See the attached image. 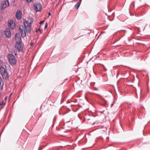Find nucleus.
I'll return each instance as SVG.
<instances>
[{
  "mask_svg": "<svg viewBox=\"0 0 150 150\" xmlns=\"http://www.w3.org/2000/svg\"><path fill=\"white\" fill-rule=\"evenodd\" d=\"M33 19L31 18L28 19V21H24V25L25 27V31L28 33H30L31 31L30 26L31 24L33 22Z\"/></svg>",
  "mask_w": 150,
  "mask_h": 150,
  "instance_id": "1",
  "label": "nucleus"
},
{
  "mask_svg": "<svg viewBox=\"0 0 150 150\" xmlns=\"http://www.w3.org/2000/svg\"><path fill=\"white\" fill-rule=\"evenodd\" d=\"M8 58L9 63L11 65H14L16 63V60L14 56L11 54H9Z\"/></svg>",
  "mask_w": 150,
  "mask_h": 150,
  "instance_id": "2",
  "label": "nucleus"
},
{
  "mask_svg": "<svg viewBox=\"0 0 150 150\" xmlns=\"http://www.w3.org/2000/svg\"><path fill=\"white\" fill-rule=\"evenodd\" d=\"M0 71L3 78L6 80L8 78L9 76L4 68L2 66L0 68Z\"/></svg>",
  "mask_w": 150,
  "mask_h": 150,
  "instance_id": "3",
  "label": "nucleus"
},
{
  "mask_svg": "<svg viewBox=\"0 0 150 150\" xmlns=\"http://www.w3.org/2000/svg\"><path fill=\"white\" fill-rule=\"evenodd\" d=\"M9 5V2L8 0H5L3 1L1 4L0 8L1 9L5 8Z\"/></svg>",
  "mask_w": 150,
  "mask_h": 150,
  "instance_id": "4",
  "label": "nucleus"
},
{
  "mask_svg": "<svg viewBox=\"0 0 150 150\" xmlns=\"http://www.w3.org/2000/svg\"><path fill=\"white\" fill-rule=\"evenodd\" d=\"M34 8L36 12L40 11L42 8L41 5L40 3H35L34 4Z\"/></svg>",
  "mask_w": 150,
  "mask_h": 150,
  "instance_id": "5",
  "label": "nucleus"
},
{
  "mask_svg": "<svg viewBox=\"0 0 150 150\" xmlns=\"http://www.w3.org/2000/svg\"><path fill=\"white\" fill-rule=\"evenodd\" d=\"M15 47L18 50L19 52L23 50V48L21 42H17L16 43Z\"/></svg>",
  "mask_w": 150,
  "mask_h": 150,
  "instance_id": "6",
  "label": "nucleus"
},
{
  "mask_svg": "<svg viewBox=\"0 0 150 150\" xmlns=\"http://www.w3.org/2000/svg\"><path fill=\"white\" fill-rule=\"evenodd\" d=\"M4 33L5 35L7 37L9 38L11 37V33L9 28H6L4 31Z\"/></svg>",
  "mask_w": 150,
  "mask_h": 150,
  "instance_id": "7",
  "label": "nucleus"
},
{
  "mask_svg": "<svg viewBox=\"0 0 150 150\" xmlns=\"http://www.w3.org/2000/svg\"><path fill=\"white\" fill-rule=\"evenodd\" d=\"M8 25L12 29L14 28L15 27L14 23H13V20H11L8 21Z\"/></svg>",
  "mask_w": 150,
  "mask_h": 150,
  "instance_id": "8",
  "label": "nucleus"
},
{
  "mask_svg": "<svg viewBox=\"0 0 150 150\" xmlns=\"http://www.w3.org/2000/svg\"><path fill=\"white\" fill-rule=\"evenodd\" d=\"M22 13L20 10H18L16 14V18L17 19L19 20L21 18Z\"/></svg>",
  "mask_w": 150,
  "mask_h": 150,
  "instance_id": "9",
  "label": "nucleus"
},
{
  "mask_svg": "<svg viewBox=\"0 0 150 150\" xmlns=\"http://www.w3.org/2000/svg\"><path fill=\"white\" fill-rule=\"evenodd\" d=\"M15 40L16 41V42H21V38L20 36V34L19 33H16L15 36Z\"/></svg>",
  "mask_w": 150,
  "mask_h": 150,
  "instance_id": "10",
  "label": "nucleus"
},
{
  "mask_svg": "<svg viewBox=\"0 0 150 150\" xmlns=\"http://www.w3.org/2000/svg\"><path fill=\"white\" fill-rule=\"evenodd\" d=\"M4 85V83L1 77H0V90L2 89Z\"/></svg>",
  "mask_w": 150,
  "mask_h": 150,
  "instance_id": "11",
  "label": "nucleus"
},
{
  "mask_svg": "<svg viewBox=\"0 0 150 150\" xmlns=\"http://www.w3.org/2000/svg\"><path fill=\"white\" fill-rule=\"evenodd\" d=\"M22 37H23L25 36L26 33L25 30L23 29V30H20V31Z\"/></svg>",
  "mask_w": 150,
  "mask_h": 150,
  "instance_id": "12",
  "label": "nucleus"
},
{
  "mask_svg": "<svg viewBox=\"0 0 150 150\" xmlns=\"http://www.w3.org/2000/svg\"><path fill=\"white\" fill-rule=\"evenodd\" d=\"M81 0L79 1L75 5V7L76 8V9H78V8L79 7L80 5L81 4Z\"/></svg>",
  "mask_w": 150,
  "mask_h": 150,
  "instance_id": "13",
  "label": "nucleus"
},
{
  "mask_svg": "<svg viewBox=\"0 0 150 150\" xmlns=\"http://www.w3.org/2000/svg\"><path fill=\"white\" fill-rule=\"evenodd\" d=\"M24 29L23 28V27L22 25H20L19 26V31L21 30H23Z\"/></svg>",
  "mask_w": 150,
  "mask_h": 150,
  "instance_id": "14",
  "label": "nucleus"
},
{
  "mask_svg": "<svg viewBox=\"0 0 150 150\" xmlns=\"http://www.w3.org/2000/svg\"><path fill=\"white\" fill-rule=\"evenodd\" d=\"M100 97H101V99L102 101H103V102H106V100L103 97H101L100 96Z\"/></svg>",
  "mask_w": 150,
  "mask_h": 150,
  "instance_id": "15",
  "label": "nucleus"
},
{
  "mask_svg": "<svg viewBox=\"0 0 150 150\" xmlns=\"http://www.w3.org/2000/svg\"><path fill=\"white\" fill-rule=\"evenodd\" d=\"M3 104H4V105H5V103H4V102L3 101H1L0 103V105H2Z\"/></svg>",
  "mask_w": 150,
  "mask_h": 150,
  "instance_id": "16",
  "label": "nucleus"
},
{
  "mask_svg": "<svg viewBox=\"0 0 150 150\" xmlns=\"http://www.w3.org/2000/svg\"><path fill=\"white\" fill-rule=\"evenodd\" d=\"M28 3L31 2L33 0H26Z\"/></svg>",
  "mask_w": 150,
  "mask_h": 150,
  "instance_id": "17",
  "label": "nucleus"
},
{
  "mask_svg": "<svg viewBox=\"0 0 150 150\" xmlns=\"http://www.w3.org/2000/svg\"><path fill=\"white\" fill-rule=\"evenodd\" d=\"M44 21H41L40 23V24H42V23H44Z\"/></svg>",
  "mask_w": 150,
  "mask_h": 150,
  "instance_id": "18",
  "label": "nucleus"
},
{
  "mask_svg": "<svg viewBox=\"0 0 150 150\" xmlns=\"http://www.w3.org/2000/svg\"><path fill=\"white\" fill-rule=\"evenodd\" d=\"M47 23H46V24L45 25V28H46L47 27Z\"/></svg>",
  "mask_w": 150,
  "mask_h": 150,
  "instance_id": "19",
  "label": "nucleus"
},
{
  "mask_svg": "<svg viewBox=\"0 0 150 150\" xmlns=\"http://www.w3.org/2000/svg\"><path fill=\"white\" fill-rule=\"evenodd\" d=\"M2 19H3V17L2 16H0V21L2 20Z\"/></svg>",
  "mask_w": 150,
  "mask_h": 150,
  "instance_id": "20",
  "label": "nucleus"
},
{
  "mask_svg": "<svg viewBox=\"0 0 150 150\" xmlns=\"http://www.w3.org/2000/svg\"><path fill=\"white\" fill-rule=\"evenodd\" d=\"M40 31V29H37L36 30V32H38V31Z\"/></svg>",
  "mask_w": 150,
  "mask_h": 150,
  "instance_id": "21",
  "label": "nucleus"
},
{
  "mask_svg": "<svg viewBox=\"0 0 150 150\" xmlns=\"http://www.w3.org/2000/svg\"><path fill=\"white\" fill-rule=\"evenodd\" d=\"M33 43L32 42H31L30 43V45L32 46L33 45Z\"/></svg>",
  "mask_w": 150,
  "mask_h": 150,
  "instance_id": "22",
  "label": "nucleus"
},
{
  "mask_svg": "<svg viewBox=\"0 0 150 150\" xmlns=\"http://www.w3.org/2000/svg\"><path fill=\"white\" fill-rule=\"evenodd\" d=\"M51 15V13L50 12H49L48 13V15L49 16Z\"/></svg>",
  "mask_w": 150,
  "mask_h": 150,
  "instance_id": "23",
  "label": "nucleus"
},
{
  "mask_svg": "<svg viewBox=\"0 0 150 150\" xmlns=\"http://www.w3.org/2000/svg\"><path fill=\"white\" fill-rule=\"evenodd\" d=\"M109 139V138L108 137H107L106 138V139L108 140Z\"/></svg>",
  "mask_w": 150,
  "mask_h": 150,
  "instance_id": "24",
  "label": "nucleus"
},
{
  "mask_svg": "<svg viewBox=\"0 0 150 150\" xmlns=\"http://www.w3.org/2000/svg\"><path fill=\"white\" fill-rule=\"evenodd\" d=\"M2 63V61L0 60V65Z\"/></svg>",
  "mask_w": 150,
  "mask_h": 150,
  "instance_id": "25",
  "label": "nucleus"
},
{
  "mask_svg": "<svg viewBox=\"0 0 150 150\" xmlns=\"http://www.w3.org/2000/svg\"><path fill=\"white\" fill-rule=\"evenodd\" d=\"M42 149H40V148H39L38 150H41Z\"/></svg>",
  "mask_w": 150,
  "mask_h": 150,
  "instance_id": "26",
  "label": "nucleus"
}]
</instances>
